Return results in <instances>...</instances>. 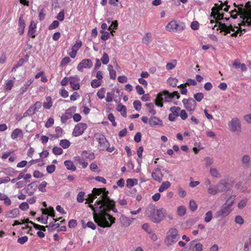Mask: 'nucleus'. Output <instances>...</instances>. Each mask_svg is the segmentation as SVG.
Returning <instances> with one entry per match:
<instances>
[{
  "label": "nucleus",
  "mask_w": 251,
  "mask_h": 251,
  "mask_svg": "<svg viewBox=\"0 0 251 251\" xmlns=\"http://www.w3.org/2000/svg\"><path fill=\"white\" fill-rule=\"evenodd\" d=\"M104 201L103 204L100 205L98 213H94V220L97 225L101 227H110L115 223L116 219L109 213L112 211L115 213L118 212L116 208L115 201Z\"/></svg>",
  "instance_id": "f257e3e1"
},
{
  "label": "nucleus",
  "mask_w": 251,
  "mask_h": 251,
  "mask_svg": "<svg viewBox=\"0 0 251 251\" xmlns=\"http://www.w3.org/2000/svg\"><path fill=\"white\" fill-rule=\"evenodd\" d=\"M234 6L238 9H234L230 12V17L235 19L237 16L239 15L242 19V22L238 24V26H235L237 29L235 32L230 35L231 37H237L238 34L239 36L242 34V31H245V29L241 27L242 26H251V3L248 2L244 5L243 4L237 5L234 3Z\"/></svg>",
  "instance_id": "f03ea898"
},
{
  "label": "nucleus",
  "mask_w": 251,
  "mask_h": 251,
  "mask_svg": "<svg viewBox=\"0 0 251 251\" xmlns=\"http://www.w3.org/2000/svg\"><path fill=\"white\" fill-rule=\"evenodd\" d=\"M211 17H212L214 19L216 20V23L219 24L218 27L217 28V30L220 29L221 32H224V35L227 34L228 33H230V32L234 31L235 32L236 31L235 30V28L236 27H233L232 25H226V24H223L221 22H219L218 21H220L222 19H224V15L222 14H220L217 12H211Z\"/></svg>",
  "instance_id": "7ed1b4c3"
},
{
  "label": "nucleus",
  "mask_w": 251,
  "mask_h": 251,
  "mask_svg": "<svg viewBox=\"0 0 251 251\" xmlns=\"http://www.w3.org/2000/svg\"><path fill=\"white\" fill-rule=\"evenodd\" d=\"M92 193L96 198H97V196H100L96 201V203L100 204V205L103 204L105 201L107 202V203H109L108 201H114L108 197L109 192L105 188H95L92 190Z\"/></svg>",
  "instance_id": "20e7f679"
},
{
  "label": "nucleus",
  "mask_w": 251,
  "mask_h": 251,
  "mask_svg": "<svg viewBox=\"0 0 251 251\" xmlns=\"http://www.w3.org/2000/svg\"><path fill=\"white\" fill-rule=\"evenodd\" d=\"M148 216L153 223H159L165 217L166 211L163 208L157 209L154 207H151L148 208Z\"/></svg>",
  "instance_id": "39448f33"
},
{
  "label": "nucleus",
  "mask_w": 251,
  "mask_h": 251,
  "mask_svg": "<svg viewBox=\"0 0 251 251\" xmlns=\"http://www.w3.org/2000/svg\"><path fill=\"white\" fill-rule=\"evenodd\" d=\"M172 96L168 91H163L157 94L155 100V104L159 107H163V102H171L172 101Z\"/></svg>",
  "instance_id": "423d86ee"
},
{
  "label": "nucleus",
  "mask_w": 251,
  "mask_h": 251,
  "mask_svg": "<svg viewBox=\"0 0 251 251\" xmlns=\"http://www.w3.org/2000/svg\"><path fill=\"white\" fill-rule=\"evenodd\" d=\"M178 239L179 236L177 229L175 228H171L167 233L165 243L168 246H170L177 241Z\"/></svg>",
  "instance_id": "0eeeda50"
},
{
  "label": "nucleus",
  "mask_w": 251,
  "mask_h": 251,
  "mask_svg": "<svg viewBox=\"0 0 251 251\" xmlns=\"http://www.w3.org/2000/svg\"><path fill=\"white\" fill-rule=\"evenodd\" d=\"M185 28L183 24H179L176 20H172L165 26L166 29L169 32H182Z\"/></svg>",
  "instance_id": "6e6552de"
},
{
  "label": "nucleus",
  "mask_w": 251,
  "mask_h": 251,
  "mask_svg": "<svg viewBox=\"0 0 251 251\" xmlns=\"http://www.w3.org/2000/svg\"><path fill=\"white\" fill-rule=\"evenodd\" d=\"M182 102L184 107L190 112L191 114L195 110L197 103L192 98L184 99Z\"/></svg>",
  "instance_id": "1a4fd4ad"
},
{
  "label": "nucleus",
  "mask_w": 251,
  "mask_h": 251,
  "mask_svg": "<svg viewBox=\"0 0 251 251\" xmlns=\"http://www.w3.org/2000/svg\"><path fill=\"white\" fill-rule=\"evenodd\" d=\"M42 103L40 101H36L33 105L31 106L24 113V117L32 116L35 114L36 111L41 108Z\"/></svg>",
  "instance_id": "9d476101"
},
{
  "label": "nucleus",
  "mask_w": 251,
  "mask_h": 251,
  "mask_svg": "<svg viewBox=\"0 0 251 251\" xmlns=\"http://www.w3.org/2000/svg\"><path fill=\"white\" fill-rule=\"evenodd\" d=\"M87 128V125L85 123H80L77 124L74 128L73 135L75 137L81 135Z\"/></svg>",
  "instance_id": "9b49d317"
},
{
  "label": "nucleus",
  "mask_w": 251,
  "mask_h": 251,
  "mask_svg": "<svg viewBox=\"0 0 251 251\" xmlns=\"http://www.w3.org/2000/svg\"><path fill=\"white\" fill-rule=\"evenodd\" d=\"M93 62L90 59H83L77 65V69L79 72H83L84 69H90L93 66Z\"/></svg>",
  "instance_id": "f8f14e48"
},
{
  "label": "nucleus",
  "mask_w": 251,
  "mask_h": 251,
  "mask_svg": "<svg viewBox=\"0 0 251 251\" xmlns=\"http://www.w3.org/2000/svg\"><path fill=\"white\" fill-rule=\"evenodd\" d=\"M232 211V209L225 204H224L220 209L215 214L217 218L220 217H225L228 215Z\"/></svg>",
  "instance_id": "ddd939ff"
},
{
  "label": "nucleus",
  "mask_w": 251,
  "mask_h": 251,
  "mask_svg": "<svg viewBox=\"0 0 251 251\" xmlns=\"http://www.w3.org/2000/svg\"><path fill=\"white\" fill-rule=\"evenodd\" d=\"M75 111V107H72L67 109L64 113L61 116V122L63 124H65L67 121L70 119L73 116V113Z\"/></svg>",
  "instance_id": "4468645a"
},
{
  "label": "nucleus",
  "mask_w": 251,
  "mask_h": 251,
  "mask_svg": "<svg viewBox=\"0 0 251 251\" xmlns=\"http://www.w3.org/2000/svg\"><path fill=\"white\" fill-rule=\"evenodd\" d=\"M228 127L232 132H235L241 129V124L239 120L237 118H234L228 123Z\"/></svg>",
  "instance_id": "2eb2a0df"
},
{
  "label": "nucleus",
  "mask_w": 251,
  "mask_h": 251,
  "mask_svg": "<svg viewBox=\"0 0 251 251\" xmlns=\"http://www.w3.org/2000/svg\"><path fill=\"white\" fill-rule=\"evenodd\" d=\"M80 79L77 75L70 77V84L71 88L74 90H77L80 88Z\"/></svg>",
  "instance_id": "dca6fc26"
},
{
  "label": "nucleus",
  "mask_w": 251,
  "mask_h": 251,
  "mask_svg": "<svg viewBox=\"0 0 251 251\" xmlns=\"http://www.w3.org/2000/svg\"><path fill=\"white\" fill-rule=\"evenodd\" d=\"M37 187L38 183L34 181L28 184L25 189L28 196H32L37 190Z\"/></svg>",
  "instance_id": "f3484780"
},
{
  "label": "nucleus",
  "mask_w": 251,
  "mask_h": 251,
  "mask_svg": "<svg viewBox=\"0 0 251 251\" xmlns=\"http://www.w3.org/2000/svg\"><path fill=\"white\" fill-rule=\"evenodd\" d=\"M152 178L155 181L160 182L162 180L163 175L161 169L159 168L155 169L151 173Z\"/></svg>",
  "instance_id": "a211bd4d"
},
{
  "label": "nucleus",
  "mask_w": 251,
  "mask_h": 251,
  "mask_svg": "<svg viewBox=\"0 0 251 251\" xmlns=\"http://www.w3.org/2000/svg\"><path fill=\"white\" fill-rule=\"evenodd\" d=\"M97 139L101 148V150H104L105 148L109 145V143L103 135H99Z\"/></svg>",
  "instance_id": "6ab92c4d"
},
{
  "label": "nucleus",
  "mask_w": 251,
  "mask_h": 251,
  "mask_svg": "<svg viewBox=\"0 0 251 251\" xmlns=\"http://www.w3.org/2000/svg\"><path fill=\"white\" fill-rule=\"evenodd\" d=\"M149 125L151 126H161L162 125V121L155 116H151L149 119Z\"/></svg>",
  "instance_id": "aec40b11"
},
{
  "label": "nucleus",
  "mask_w": 251,
  "mask_h": 251,
  "mask_svg": "<svg viewBox=\"0 0 251 251\" xmlns=\"http://www.w3.org/2000/svg\"><path fill=\"white\" fill-rule=\"evenodd\" d=\"M55 134H51L50 135L51 139H55L62 137L63 136V130L60 126H57L55 129Z\"/></svg>",
  "instance_id": "412c9836"
},
{
  "label": "nucleus",
  "mask_w": 251,
  "mask_h": 251,
  "mask_svg": "<svg viewBox=\"0 0 251 251\" xmlns=\"http://www.w3.org/2000/svg\"><path fill=\"white\" fill-rule=\"evenodd\" d=\"M20 214V211L18 208H14L6 213V217L10 218H15L17 217Z\"/></svg>",
  "instance_id": "4be33fe9"
},
{
  "label": "nucleus",
  "mask_w": 251,
  "mask_h": 251,
  "mask_svg": "<svg viewBox=\"0 0 251 251\" xmlns=\"http://www.w3.org/2000/svg\"><path fill=\"white\" fill-rule=\"evenodd\" d=\"M33 79H30L28 80H27L24 85L23 86H22L19 90V92L20 95H23L25 92L27 91V89H28L30 85L33 83Z\"/></svg>",
  "instance_id": "5701e85b"
},
{
  "label": "nucleus",
  "mask_w": 251,
  "mask_h": 251,
  "mask_svg": "<svg viewBox=\"0 0 251 251\" xmlns=\"http://www.w3.org/2000/svg\"><path fill=\"white\" fill-rule=\"evenodd\" d=\"M62 217H60L58 219H53L54 221V223L51 222L49 224L48 226H47L46 227L49 229L50 228L51 230H55L56 228H58L60 226V224L55 223L57 221H59L60 219H62Z\"/></svg>",
  "instance_id": "b1692460"
},
{
  "label": "nucleus",
  "mask_w": 251,
  "mask_h": 251,
  "mask_svg": "<svg viewBox=\"0 0 251 251\" xmlns=\"http://www.w3.org/2000/svg\"><path fill=\"white\" fill-rule=\"evenodd\" d=\"M46 101L43 102V106L45 109H49L52 106V100L50 97L49 96L46 98Z\"/></svg>",
  "instance_id": "393cba45"
},
{
  "label": "nucleus",
  "mask_w": 251,
  "mask_h": 251,
  "mask_svg": "<svg viewBox=\"0 0 251 251\" xmlns=\"http://www.w3.org/2000/svg\"><path fill=\"white\" fill-rule=\"evenodd\" d=\"M43 214H48V215L53 217L54 219L55 212L53 207H50L48 209H42Z\"/></svg>",
  "instance_id": "a878e982"
},
{
  "label": "nucleus",
  "mask_w": 251,
  "mask_h": 251,
  "mask_svg": "<svg viewBox=\"0 0 251 251\" xmlns=\"http://www.w3.org/2000/svg\"><path fill=\"white\" fill-rule=\"evenodd\" d=\"M171 186V183L168 181L163 182L159 188L158 191L159 192H163V191L168 189Z\"/></svg>",
  "instance_id": "bb28decb"
},
{
  "label": "nucleus",
  "mask_w": 251,
  "mask_h": 251,
  "mask_svg": "<svg viewBox=\"0 0 251 251\" xmlns=\"http://www.w3.org/2000/svg\"><path fill=\"white\" fill-rule=\"evenodd\" d=\"M64 165L69 170H71L72 171H75L76 170V167L74 165L73 162L70 160L65 161L64 162Z\"/></svg>",
  "instance_id": "cd10ccee"
},
{
  "label": "nucleus",
  "mask_w": 251,
  "mask_h": 251,
  "mask_svg": "<svg viewBox=\"0 0 251 251\" xmlns=\"http://www.w3.org/2000/svg\"><path fill=\"white\" fill-rule=\"evenodd\" d=\"M220 4L218 3L215 4V6L212 8V12H218L220 10H222L223 7L224 6V3L222 1H219Z\"/></svg>",
  "instance_id": "c85d7f7f"
},
{
  "label": "nucleus",
  "mask_w": 251,
  "mask_h": 251,
  "mask_svg": "<svg viewBox=\"0 0 251 251\" xmlns=\"http://www.w3.org/2000/svg\"><path fill=\"white\" fill-rule=\"evenodd\" d=\"M151 35L150 33H147L142 39V42L148 45L151 41Z\"/></svg>",
  "instance_id": "c756f323"
},
{
  "label": "nucleus",
  "mask_w": 251,
  "mask_h": 251,
  "mask_svg": "<svg viewBox=\"0 0 251 251\" xmlns=\"http://www.w3.org/2000/svg\"><path fill=\"white\" fill-rule=\"evenodd\" d=\"M242 162L244 165V167L248 168L250 166V157L248 155H245L242 158Z\"/></svg>",
  "instance_id": "7c9ffc66"
},
{
  "label": "nucleus",
  "mask_w": 251,
  "mask_h": 251,
  "mask_svg": "<svg viewBox=\"0 0 251 251\" xmlns=\"http://www.w3.org/2000/svg\"><path fill=\"white\" fill-rule=\"evenodd\" d=\"M207 191L208 194L212 195L217 194L219 192L217 187L213 185H210L209 187L208 188Z\"/></svg>",
  "instance_id": "2f4dec72"
},
{
  "label": "nucleus",
  "mask_w": 251,
  "mask_h": 251,
  "mask_svg": "<svg viewBox=\"0 0 251 251\" xmlns=\"http://www.w3.org/2000/svg\"><path fill=\"white\" fill-rule=\"evenodd\" d=\"M82 155L83 157L89 160H93L95 158V155L93 153L88 152L86 151H82Z\"/></svg>",
  "instance_id": "473e14b6"
},
{
  "label": "nucleus",
  "mask_w": 251,
  "mask_h": 251,
  "mask_svg": "<svg viewBox=\"0 0 251 251\" xmlns=\"http://www.w3.org/2000/svg\"><path fill=\"white\" fill-rule=\"evenodd\" d=\"M59 145L63 149H66L70 146L71 143L70 141L67 139H62L60 140Z\"/></svg>",
  "instance_id": "72a5a7b5"
},
{
  "label": "nucleus",
  "mask_w": 251,
  "mask_h": 251,
  "mask_svg": "<svg viewBox=\"0 0 251 251\" xmlns=\"http://www.w3.org/2000/svg\"><path fill=\"white\" fill-rule=\"evenodd\" d=\"M88 207L92 210L93 215H94V213H98V211H99V207H100V204H96L95 202L94 206L91 203H89Z\"/></svg>",
  "instance_id": "f704fd0d"
},
{
  "label": "nucleus",
  "mask_w": 251,
  "mask_h": 251,
  "mask_svg": "<svg viewBox=\"0 0 251 251\" xmlns=\"http://www.w3.org/2000/svg\"><path fill=\"white\" fill-rule=\"evenodd\" d=\"M21 134H22V130L19 128H16L13 130L11 134V138L13 139H15Z\"/></svg>",
  "instance_id": "c9c22d12"
},
{
  "label": "nucleus",
  "mask_w": 251,
  "mask_h": 251,
  "mask_svg": "<svg viewBox=\"0 0 251 251\" xmlns=\"http://www.w3.org/2000/svg\"><path fill=\"white\" fill-rule=\"evenodd\" d=\"M106 90L104 88H101L100 89L97 93V96L100 99L102 100L105 97V94Z\"/></svg>",
  "instance_id": "e433bc0d"
},
{
  "label": "nucleus",
  "mask_w": 251,
  "mask_h": 251,
  "mask_svg": "<svg viewBox=\"0 0 251 251\" xmlns=\"http://www.w3.org/2000/svg\"><path fill=\"white\" fill-rule=\"evenodd\" d=\"M177 64L176 60H173L171 62L168 63L166 64V68L167 70H171L175 68Z\"/></svg>",
  "instance_id": "4c0bfd02"
},
{
  "label": "nucleus",
  "mask_w": 251,
  "mask_h": 251,
  "mask_svg": "<svg viewBox=\"0 0 251 251\" xmlns=\"http://www.w3.org/2000/svg\"><path fill=\"white\" fill-rule=\"evenodd\" d=\"M102 80H100L97 79H94L92 80L91 85L92 88H96L100 87L101 85Z\"/></svg>",
  "instance_id": "58836bf2"
},
{
  "label": "nucleus",
  "mask_w": 251,
  "mask_h": 251,
  "mask_svg": "<svg viewBox=\"0 0 251 251\" xmlns=\"http://www.w3.org/2000/svg\"><path fill=\"white\" fill-rule=\"evenodd\" d=\"M235 200V196L232 195L226 201V202L225 203V204L229 206L230 208L232 206Z\"/></svg>",
  "instance_id": "ea45409f"
},
{
  "label": "nucleus",
  "mask_w": 251,
  "mask_h": 251,
  "mask_svg": "<svg viewBox=\"0 0 251 251\" xmlns=\"http://www.w3.org/2000/svg\"><path fill=\"white\" fill-rule=\"evenodd\" d=\"M167 81L170 85L173 87H175L177 86L178 79H176V78L170 77L168 78Z\"/></svg>",
  "instance_id": "a19ab883"
},
{
  "label": "nucleus",
  "mask_w": 251,
  "mask_h": 251,
  "mask_svg": "<svg viewBox=\"0 0 251 251\" xmlns=\"http://www.w3.org/2000/svg\"><path fill=\"white\" fill-rule=\"evenodd\" d=\"M146 106L149 110V112L152 115L156 114V111L154 109V104L152 103H148L146 104Z\"/></svg>",
  "instance_id": "79ce46f5"
},
{
  "label": "nucleus",
  "mask_w": 251,
  "mask_h": 251,
  "mask_svg": "<svg viewBox=\"0 0 251 251\" xmlns=\"http://www.w3.org/2000/svg\"><path fill=\"white\" fill-rule=\"evenodd\" d=\"M170 111L173 113L175 115H176V117L179 116L180 112V108L179 107L176 106H172L170 108Z\"/></svg>",
  "instance_id": "37998d69"
},
{
  "label": "nucleus",
  "mask_w": 251,
  "mask_h": 251,
  "mask_svg": "<svg viewBox=\"0 0 251 251\" xmlns=\"http://www.w3.org/2000/svg\"><path fill=\"white\" fill-rule=\"evenodd\" d=\"M210 173L211 175L214 177L219 178L221 176L220 173H219L218 170L215 168H211Z\"/></svg>",
  "instance_id": "c03bdc74"
},
{
  "label": "nucleus",
  "mask_w": 251,
  "mask_h": 251,
  "mask_svg": "<svg viewBox=\"0 0 251 251\" xmlns=\"http://www.w3.org/2000/svg\"><path fill=\"white\" fill-rule=\"evenodd\" d=\"M213 218V214L211 211H207L205 215L204 221L206 223L210 222Z\"/></svg>",
  "instance_id": "a18cd8bd"
},
{
  "label": "nucleus",
  "mask_w": 251,
  "mask_h": 251,
  "mask_svg": "<svg viewBox=\"0 0 251 251\" xmlns=\"http://www.w3.org/2000/svg\"><path fill=\"white\" fill-rule=\"evenodd\" d=\"M85 193L84 192L81 191L78 193L76 197V201L79 203H81L84 201V196Z\"/></svg>",
  "instance_id": "49530a36"
},
{
  "label": "nucleus",
  "mask_w": 251,
  "mask_h": 251,
  "mask_svg": "<svg viewBox=\"0 0 251 251\" xmlns=\"http://www.w3.org/2000/svg\"><path fill=\"white\" fill-rule=\"evenodd\" d=\"M26 26L23 15H21L18 21V26L21 28H25Z\"/></svg>",
  "instance_id": "de8ad7c7"
},
{
  "label": "nucleus",
  "mask_w": 251,
  "mask_h": 251,
  "mask_svg": "<svg viewBox=\"0 0 251 251\" xmlns=\"http://www.w3.org/2000/svg\"><path fill=\"white\" fill-rule=\"evenodd\" d=\"M186 208L184 206H180L177 207V214L180 216H183L186 213Z\"/></svg>",
  "instance_id": "09e8293b"
},
{
  "label": "nucleus",
  "mask_w": 251,
  "mask_h": 251,
  "mask_svg": "<svg viewBox=\"0 0 251 251\" xmlns=\"http://www.w3.org/2000/svg\"><path fill=\"white\" fill-rule=\"evenodd\" d=\"M189 208L192 211H195L198 208L197 204L194 200H191L189 202Z\"/></svg>",
  "instance_id": "8fccbe9b"
},
{
  "label": "nucleus",
  "mask_w": 251,
  "mask_h": 251,
  "mask_svg": "<svg viewBox=\"0 0 251 251\" xmlns=\"http://www.w3.org/2000/svg\"><path fill=\"white\" fill-rule=\"evenodd\" d=\"M75 160L79 164H81L83 168H85L88 166V163L83 161L80 157L77 156L75 157Z\"/></svg>",
  "instance_id": "3c124183"
},
{
  "label": "nucleus",
  "mask_w": 251,
  "mask_h": 251,
  "mask_svg": "<svg viewBox=\"0 0 251 251\" xmlns=\"http://www.w3.org/2000/svg\"><path fill=\"white\" fill-rule=\"evenodd\" d=\"M114 95V91L112 90L110 92H108L106 94V98L105 100L107 102H111L113 100V99Z\"/></svg>",
  "instance_id": "603ef678"
},
{
  "label": "nucleus",
  "mask_w": 251,
  "mask_h": 251,
  "mask_svg": "<svg viewBox=\"0 0 251 251\" xmlns=\"http://www.w3.org/2000/svg\"><path fill=\"white\" fill-rule=\"evenodd\" d=\"M100 60L103 64H107L109 61V58L108 54L106 52H104Z\"/></svg>",
  "instance_id": "864d4df0"
},
{
  "label": "nucleus",
  "mask_w": 251,
  "mask_h": 251,
  "mask_svg": "<svg viewBox=\"0 0 251 251\" xmlns=\"http://www.w3.org/2000/svg\"><path fill=\"white\" fill-rule=\"evenodd\" d=\"M137 180L136 179H128L126 181V186L130 188L133 187L134 185L136 184Z\"/></svg>",
  "instance_id": "5fc2aeb1"
},
{
  "label": "nucleus",
  "mask_w": 251,
  "mask_h": 251,
  "mask_svg": "<svg viewBox=\"0 0 251 251\" xmlns=\"http://www.w3.org/2000/svg\"><path fill=\"white\" fill-rule=\"evenodd\" d=\"M203 249L202 245L200 243L195 244V246L192 248V251H202Z\"/></svg>",
  "instance_id": "6e6d98bb"
},
{
  "label": "nucleus",
  "mask_w": 251,
  "mask_h": 251,
  "mask_svg": "<svg viewBox=\"0 0 251 251\" xmlns=\"http://www.w3.org/2000/svg\"><path fill=\"white\" fill-rule=\"evenodd\" d=\"M52 151L55 155H61L63 152V150L61 148L58 147H53Z\"/></svg>",
  "instance_id": "4d7b16f0"
},
{
  "label": "nucleus",
  "mask_w": 251,
  "mask_h": 251,
  "mask_svg": "<svg viewBox=\"0 0 251 251\" xmlns=\"http://www.w3.org/2000/svg\"><path fill=\"white\" fill-rule=\"evenodd\" d=\"M194 98L196 101L200 102L204 98V95L202 93H198L194 95Z\"/></svg>",
  "instance_id": "13d9d810"
},
{
  "label": "nucleus",
  "mask_w": 251,
  "mask_h": 251,
  "mask_svg": "<svg viewBox=\"0 0 251 251\" xmlns=\"http://www.w3.org/2000/svg\"><path fill=\"white\" fill-rule=\"evenodd\" d=\"M70 62L71 59L69 57H65L62 59L60 64V66L64 67Z\"/></svg>",
  "instance_id": "bf43d9fd"
},
{
  "label": "nucleus",
  "mask_w": 251,
  "mask_h": 251,
  "mask_svg": "<svg viewBox=\"0 0 251 251\" xmlns=\"http://www.w3.org/2000/svg\"><path fill=\"white\" fill-rule=\"evenodd\" d=\"M100 33H101V39L103 41L107 40L110 37V34L107 31L101 30Z\"/></svg>",
  "instance_id": "052dcab7"
},
{
  "label": "nucleus",
  "mask_w": 251,
  "mask_h": 251,
  "mask_svg": "<svg viewBox=\"0 0 251 251\" xmlns=\"http://www.w3.org/2000/svg\"><path fill=\"white\" fill-rule=\"evenodd\" d=\"M14 85V81L12 80H9L5 84V89L7 91L11 90Z\"/></svg>",
  "instance_id": "680f3d73"
},
{
  "label": "nucleus",
  "mask_w": 251,
  "mask_h": 251,
  "mask_svg": "<svg viewBox=\"0 0 251 251\" xmlns=\"http://www.w3.org/2000/svg\"><path fill=\"white\" fill-rule=\"evenodd\" d=\"M28 239V238L27 236H24L19 237L17 240V242L21 245H23L27 241Z\"/></svg>",
  "instance_id": "e2e57ef3"
},
{
  "label": "nucleus",
  "mask_w": 251,
  "mask_h": 251,
  "mask_svg": "<svg viewBox=\"0 0 251 251\" xmlns=\"http://www.w3.org/2000/svg\"><path fill=\"white\" fill-rule=\"evenodd\" d=\"M108 119L112 123L113 126H117V123L115 120V117L112 113H110L108 115Z\"/></svg>",
  "instance_id": "0e129e2a"
},
{
  "label": "nucleus",
  "mask_w": 251,
  "mask_h": 251,
  "mask_svg": "<svg viewBox=\"0 0 251 251\" xmlns=\"http://www.w3.org/2000/svg\"><path fill=\"white\" fill-rule=\"evenodd\" d=\"M59 94L62 97L64 98H66L69 96L68 92L64 88L60 89L59 90Z\"/></svg>",
  "instance_id": "69168bd1"
},
{
  "label": "nucleus",
  "mask_w": 251,
  "mask_h": 251,
  "mask_svg": "<svg viewBox=\"0 0 251 251\" xmlns=\"http://www.w3.org/2000/svg\"><path fill=\"white\" fill-rule=\"evenodd\" d=\"M133 106L134 107V108L137 110V111H139L141 110V102L138 100H135L134 102H133Z\"/></svg>",
  "instance_id": "338daca9"
},
{
  "label": "nucleus",
  "mask_w": 251,
  "mask_h": 251,
  "mask_svg": "<svg viewBox=\"0 0 251 251\" xmlns=\"http://www.w3.org/2000/svg\"><path fill=\"white\" fill-rule=\"evenodd\" d=\"M95 199L96 198H95V196L93 195V193L89 194L88 198L86 199V201L85 202V204L92 203Z\"/></svg>",
  "instance_id": "774afa93"
}]
</instances>
